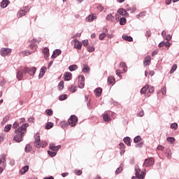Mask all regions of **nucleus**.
I'll use <instances>...</instances> for the list:
<instances>
[{"label": "nucleus", "instance_id": "50", "mask_svg": "<svg viewBox=\"0 0 179 179\" xmlns=\"http://www.w3.org/2000/svg\"><path fill=\"white\" fill-rule=\"evenodd\" d=\"M87 51L88 52H93V51H94V48L93 46H88Z\"/></svg>", "mask_w": 179, "mask_h": 179}, {"label": "nucleus", "instance_id": "30", "mask_svg": "<svg viewBox=\"0 0 179 179\" xmlns=\"http://www.w3.org/2000/svg\"><path fill=\"white\" fill-rule=\"evenodd\" d=\"M127 24V18L122 17L120 19V26H124Z\"/></svg>", "mask_w": 179, "mask_h": 179}, {"label": "nucleus", "instance_id": "1", "mask_svg": "<svg viewBox=\"0 0 179 179\" xmlns=\"http://www.w3.org/2000/svg\"><path fill=\"white\" fill-rule=\"evenodd\" d=\"M27 127H29V123L23 124L21 127H18L15 130V134H16L13 137V141L20 143L23 140V136H24V134L27 132Z\"/></svg>", "mask_w": 179, "mask_h": 179}, {"label": "nucleus", "instance_id": "49", "mask_svg": "<svg viewBox=\"0 0 179 179\" xmlns=\"http://www.w3.org/2000/svg\"><path fill=\"white\" fill-rule=\"evenodd\" d=\"M87 107L88 110H93V106H92V103H90V101L87 102Z\"/></svg>", "mask_w": 179, "mask_h": 179}, {"label": "nucleus", "instance_id": "45", "mask_svg": "<svg viewBox=\"0 0 179 179\" xmlns=\"http://www.w3.org/2000/svg\"><path fill=\"white\" fill-rule=\"evenodd\" d=\"M45 113L50 117H51V115H52V114H54V112H52V110H51V109H46Z\"/></svg>", "mask_w": 179, "mask_h": 179}, {"label": "nucleus", "instance_id": "21", "mask_svg": "<svg viewBox=\"0 0 179 179\" xmlns=\"http://www.w3.org/2000/svg\"><path fill=\"white\" fill-rule=\"evenodd\" d=\"M8 0H3L1 3V8H5L9 5Z\"/></svg>", "mask_w": 179, "mask_h": 179}, {"label": "nucleus", "instance_id": "60", "mask_svg": "<svg viewBox=\"0 0 179 179\" xmlns=\"http://www.w3.org/2000/svg\"><path fill=\"white\" fill-rule=\"evenodd\" d=\"M136 10V6H134L131 7V10L130 11V13H135V11Z\"/></svg>", "mask_w": 179, "mask_h": 179}, {"label": "nucleus", "instance_id": "64", "mask_svg": "<svg viewBox=\"0 0 179 179\" xmlns=\"http://www.w3.org/2000/svg\"><path fill=\"white\" fill-rule=\"evenodd\" d=\"M161 92H162V94L164 96L166 94V87L162 88Z\"/></svg>", "mask_w": 179, "mask_h": 179}, {"label": "nucleus", "instance_id": "37", "mask_svg": "<svg viewBox=\"0 0 179 179\" xmlns=\"http://www.w3.org/2000/svg\"><path fill=\"white\" fill-rule=\"evenodd\" d=\"M52 127H54V123L49 122L45 125V129H51V128H52Z\"/></svg>", "mask_w": 179, "mask_h": 179}, {"label": "nucleus", "instance_id": "52", "mask_svg": "<svg viewBox=\"0 0 179 179\" xmlns=\"http://www.w3.org/2000/svg\"><path fill=\"white\" fill-rule=\"evenodd\" d=\"M22 53L23 54V55H26V56L30 55V54H31V52L27 50H24Z\"/></svg>", "mask_w": 179, "mask_h": 179}, {"label": "nucleus", "instance_id": "8", "mask_svg": "<svg viewBox=\"0 0 179 179\" xmlns=\"http://www.w3.org/2000/svg\"><path fill=\"white\" fill-rule=\"evenodd\" d=\"M10 52H12V50L6 48H1L0 51L1 57H6L7 55H9Z\"/></svg>", "mask_w": 179, "mask_h": 179}, {"label": "nucleus", "instance_id": "20", "mask_svg": "<svg viewBox=\"0 0 179 179\" xmlns=\"http://www.w3.org/2000/svg\"><path fill=\"white\" fill-rule=\"evenodd\" d=\"M72 78V73L69 72H66L64 73V80H71Z\"/></svg>", "mask_w": 179, "mask_h": 179}, {"label": "nucleus", "instance_id": "26", "mask_svg": "<svg viewBox=\"0 0 179 179\" xmlns=\"http://www.w3.org/2000/svg\"><path fill=\"white\" fill-rule=\"evenodd\" d=\"M124 143L126 145H127V146H131V138L127 136V137H124V139H123Z\"/></svg>", "mask_w": 179, "mask_h": 179}, {"label": "nucleus", "instance_id": "12", "mask_svg": "<svg viewBox=\"0 0 179 179\" xmlns=\"http://www.w3.org/2000/svg\"><path fill=\"white\" fill-rule=\"evenodd\" d=\"M30 48L34 51L36 50V47H37V44H38V41L37 39H33L31 41Z\"/></svg>", "mask_w": 179, "mask_h": 179}, {"label": "nucleus", "instance_id": "24", "mask_svg": "<svg viewBox=\"0 0 179 179\" xmlns=\"http://www.w3.org/2000/svg\"><path fill=\"white\" fill-rule=\"evenodd\" d=\"M94 19H96L94 14H91L86 17V20L90 22H93Z\"/></svg>", "mask_w": 179, "mask_h": 179}, {"label": "nucleus", "instance_id": "5", "mask_svg": "<svg viewBox=\"0 0 179 179\" xmlns=\"http://www.w3.org/2000/svg\"><path fill=\"white\" fill-rule=\"evenodd\" d=\"M68 120L71 127H76V124H78V117L75 115H72Z\"/></svg>", "mask_w": 179, "mask_h": 179}, {"label": "nucleus", "instance_id": "22", "mask_svg": "<svg viewBox=\"0 0 179 179\" xmlns=\"http://www.w3.org/2000/svg\"><path fill=\"white\" fill-rule=\"evenodd\" d=\"M27 171H29V166L26 165L20 171V173L23 175L25 173H27Z\"/></svg>", "mask_w": 179, "mask_h": 179}, {"label": "nucleus", "instance_id": "31", "mask_svg": "<svg viewBox=\"0 0 179 179\" xmlns=\"http://www.w3.org/2000/svg\"><path fill=\"white\" fill-rule=\"evenodd\" d=\"M69 69L71 72H73V71H76V69H78V65L76 64H73V65H71L69 67Z\"/></svg>", "mask_w": 179, "mask_h": 179}, {"label": "nucleus", "instance_id": "13", "mask_svg": "<svg viewBox=\"0 0 179 179\" xmlns=\"http://www.w3.org/2000/svg\"><path fill=\"white\" fill-rule=\"evenodd\" d=\"M42 52L44 54L45 59H48V57H50V49H48V48H45L42 50Z\"/></svg>", "mask_w": 179, "mask_h": 179}, {"label": "nucleus", "instance_id": "27", "mask_svg": "<svg viewBox=\"0 0 179 179\" xmlns=\"http://www.w3.org/2000/svg\"><path fill=\"white\" fill-rule=\"evenodd\" d=\"M106 20L108 22H114V16L112 14H108L106 17Z\"/></svg>", "mask_w": 179, "mask_h": 179}, {"label": "nucleus", "instance_id": "43", "mask_svg": "<svg viewBox=\"0 0 179 179\" xmlns=\"http://www.w3.org/2000/svg\"><path fill=\"white\" fill-rule=\"evenodd\" d=\"M2 164L3 167H6V155H3Z\"/></svg>", "mask_w": 179, "mask_h": 179}, {"label": "nucleus", "instance_id": "18", "mask_svg": "<svg viewBox=\"0 0 179 179\" xmlns=\"http://www.w3.org/2000/svg\"><path fill=\"white\" fill-rule=\"evenodd\" d=\"M94 92L96 97H100L101 96V93L103 92V89L98 87L94 90Z\"/></svg>", "mask_w": 179, "mask_h": 179}, {"label": "nucleus", "instance_id": "17", "mask_svg": "<svg viewBox=\"0 0 179 179\" xmlns=\"http://www.w3.org/2000/svg\"><path fill=\"white\" fill-rule=\"evenodd\" d=\"M103 120L105 121V122H110L111 121V118L110 117V115L108 113H106L103 115Z\"/></svg>", "mask_w": 179, "mask_h": 179}, {"label": "nucleus", "instance_id": "34", "mask_svg": "<svg viewBox=\"0 0 179 179\" xmlns=\"http://www.w3.org/2000/svg\"><path fill=\"white\" fill-rule=\"evenodd\" d=\"M62 128H68L69 127V120L62 122Z\"/></svg>", "mask_w": 179, "mask_h": 179}, {"label": "nucleus", "instance_id": "25", "mask_svg": "<svg viewBox=\"0 0 179 179\" xmlns=\"http://www.w3.org/2000/svg\"><path fill=\"white\" fill-rule=\"evenodd\" d=\"M148 90H149V85H148L144 86L141 90L140 93H141V94H145Z\"/></svg>", "mask_w": 179, "mask_h": 179}, {"label": "nucleus", "instance_id": "63", "mask_svg": "<svg viewBox=\"0 0 179 179\" xmlns=\"http://www.w3.org/2000/svg\"><path fill=\"white\" fill-rule=\"evenodd\" d=\"M165 38L167 41H170L171 40V34L167 35L166 37H165Z\"/></svg>", "mask_w": 179, "mask_h": 179}, {"label": "nucleus", "instance_id": "59", "mask_svg": "<svg viewBox=\"0 0 179 179\" xmlns=\"http://www.w3.org/2000/svg\"><path fill=\"white\" fill-rule=\"evenodd\" d=\"M83 44L84 45V47H87L88 44H89V41L87 40H85L83 41Z\"/></svg>", "mask_w": 179, "mask_h": 179}, {"label": "nucleus", "instance_id": "32", "mask_svg": "<svg viewBox=\"0 0 179 179\" xmlns=\"http://www.w3.org/2000/svg\"><path fill=\"white\" fill-rule=\"evenodd\" d=\"M31 145L28 144L25 146L24 148V151L26 152V153H29L30 152H31Z\"/></svg>", "mask_w": 179, "mask_h": 179}, {"label": "nucleus", "instance_id": "40", "mask_svg": "<svg viewBox=\"0 0 179 179\" xmlns=\"http://www.w3.org/2000/svg\"><path fill=\"white\" fill-rule=\"evenodd\" d=\"M48 155H49V156H50V157H55V156H57V152L55 151H48Z\"/></svg>", "mask_w": 179, "mask_h": 179}, {"label": "nucleus", "instance_id": "54", "mask_svg": "<svg viewBox=\"0 0 179 179\" xmlns=\"http://www.w3.org/2000/svg\"><path fill=\"white\" fill-rule=\"evenodd\" d=\"M41 72H42V74L44 75V73H45V72H47V67L43 66V67L41 69Z\"/></svg>", "mask_w": 179, "mask_h": 179}, {"label": "nucleus", "instance_id": "11", "mask_svg": "<svg viewBox=\"0 0 179 179\" xmlns=\"http://www.w3.org/2000/svg\"><path fill=\"white\" fill-rule=\"evenodd\" d=\"M152 61V57L150 56H147L145 57L143 61L144 66H148V65H150V62Z\"/></svg>", "mask_w": 179, "mask_h": 179}, {"label": "nucleus", "instance_id": "36", "mask_svg": "<svg viewBox=\"0 0 179 179\" xmlns=\"http://www.w3.org/2000/svg\"><path fill=\"white\" fill-rule=\"evenodd\" d=\"M19 17H22V16H25V15L27 13V11L26 10H20L19 12Z\"/></svg>", "mask_w": 179, "mask_h": 179}, {"label": "nucleus", "instance_id": "14", "mask_svg": "<svg viewBox=\"0 0 179 179\" xmlns=\"http://www.w3.org/2000/svg\"><path fill=\"white\" fill-rule=\"evenodd\" d=\"M62 51L59 49H56L53 51L51 58H57L58 55H61Z\"/></svg>", "mask_w": 179, "mask_h": 179}, {"label": "nucleus", "instance_id": "48", "mask_svg": "<svg viewBox=\"0 0 179 179\" xmlns=\"http://www.w3.org/2000/svg\"><path fill=\"white\" fill-rule=\"evenodd\" d=\"M121 73H122V72H121V70L120 69L116 70V75L119 76L120 79H122V75H121Z\"/></svg>", "mask_w": 179, "mask_h": 179}, {"label": "nucleus", "instance_id": "38", "mask_svg": "<svg viewBox=\"0 0 179 179\" xmlns=\"http://www.w3.org/2000/svg\"><path fill=\"white\" fill-rule=\"evenodd\" d=\"M141 141H142L141 136H137L134 138V143H138V142H141Z\"/></svg>", "mask_w": 179, "mask_h": 179}, {"label": "nucleus", "instance_id": "7", "mask_svg": "<svg viewBox=\"0 0 179 179\" xmlns=\"http://www.w3.org/2000/svg\"><path fill=\"white\" fill-rule=\"evenodd\" d=\"M78 87L79 89L85 87V76L83 75L78 76Z\"/></svg>", "mask_w": 179, "mask_h": 179}, {"label": "nucleus", "instance_id": "57", "mask_svg": "<svg viewBox=\"0 0 179 179\" xmlns=\"http://www.w3.org/2000/svg\"><path fill=\"white\" fill-rule=\"evenodd\" d=\"M74 173H75V174H76V176H81L82 171L81 170H76Z\"/></svg>", "mask_w": 179, "mask_h": 179}, {"label": "nucleus", "instance_id": "33", "mask_svg": "<svg viewBox=\"0 0 179 179\" xmlns=\"http://www.w3.org/2000/svg\"><path fill=\"white\" fill-rule=\"evenodd\" d=\"M108 82L110 85H113V83H115V78L113 76H110L108 78Z\"/></svg>", "mask_w": 179, "mask_h": 179}, {"label": "nucleus", "instance_id": "44", "mask_svg": "<svg viewBox=\"0 0 179 179\" xmlns=\"http://www.w3.org/2000/svg\"><path fill=\"white\" fill-rule=\"evenodd\" d=\"M59 90H62L64 89V82L62 80L58 84Z\"/></svg>", "mask_w": 179, "mask_h": 179}, {"label": "nucleus", "instance_id": "15", "mask_svg": "<svg viewBox=\"0 0 179 179\" xmlns=\"http://www.w3.org/2000/svg\"><path fill=\"white\" fill-rule=\"evenodd\" d=\"M25 75L26 74H24L23 71H18L16 74L17 79H18V80H22Z\"/></svg>", "mask_w": 179, "mask_h": 179}, {"label": "nucleus", "instance_id": "16", "mask_svg": "<svg viewBox=\"0 0 179 179\" xmlns=\"http://www.w3.org/2000/svg\"><path fill=\"white\" fill-rule=\"evenodd\" d=\"M107 33H108V29H107V28H104L103 33L99 34V40H104V38L106 37V36H107Z\"/></svg>", "mask_w": 179, "mask_h": 179}, {"label": "nucleus", "instance_id": "28", "mask_svg": "<svg viewBox=\"0 0 179 179\" xmlns=\"http://www.w3.org/2000/svg\"><path fill=\"white\" fill-rule=\"evenodd\" d=\"M122 170H124V164H121L120 167L116 169L115 174H120Z\"/></svg>", "mask_w": 179, "mask_h": 179}, {"label": "nucleus", "instance_id": "2", "mask_svg": "<svg viewBox=\"0 0 179 179\" xmlns=\"http://www.w3.org/2000/svg\"><path fill=\"white\" fill-rule=\"evenodd\" d=\"M141 173V174H140ZM145 172L143 171L141 172V169L139 168L138 165L135 166V176L136 178L138 179H143L145 178Z\"/></svg>", "mask_w": 179, "mask_h": 179}, {"label": "nucleus", "instance_id": "19", "mask_svg": "<svg viewBox=\"0 0 179 179\" xmlns=\"http://www.w3.org/2000/svg\"><path fill=\"white\" fill-rule=\"evenodd\" d=\"M123 40H124V41H133L134 38H132V36H128V35H123L122 36Z\"/></svg>", "mask_w": 179, "mask_h": 179}, {"label": "nucleus", "instance_id": "53", "mask_svg": "<svg viewBox=\"0 0 179 179\" xmlns=\"http://www.w3.org/2000/svg\"><path fill=\"white\" fill-rule=\"evenodd\" d=\"M155 92V87L153 86H150L148 88V93H153Z\"/></svg>", "mask_w": 179, "mask_h": 179}, {"label": "nucleus", "instance_id": "10", "mask_svg": "<svg viewBox=\"0 0 179 179\" xmlns=\"http://www.w3.org/2000/svg\"><path fill=\"white\" fill-rule=\"evenodd\" d=\"M74 43V48H76V50H82V42H80L78 39H75Z\"/></svg>", "mask_w": 179, "mask_h": 179}, {"label": "nucleus", "instance_id": "51", "mask_svg": "<svg viewBox=\"0 0 179 179\" xmlns=\"http://www.w3.org/2000/svg\"><path fill=\"white\" fill-rule=\"evenodd\" d=\"M97 9L100 10V12H103L104 10V6H101V4L98 5Z\"/></svg>", "mask_w": 179, "mask_h": 179}, {"label": "nucleus", "instance_id": "3", "mask_svg": "<svg viewBox=\"0 0 179 179\" xmlns=\"http://www.w3.org/2000/svg\"><path fill=\"white\" fill-rule=\"evenodd\" d=\"M36 71H37L36 67H24L23 72L24 75L28 73V75H30V76H34Z\"/></svg>", "mask_w": 179, "mask_h": 179}, {"label": "nucleus", "instance_id": "42", "mask_svg": "<svg viewBox=\"0 0 179 179\" xmlns=\"http://www.w3.org/2000/svg\"><path fill=\"white\" fill-rule=\"evenodd\" d=\"M166 141L169 142V143H174V142H176V138H174V137H168Z\"/></svg>", "mask_w": 179, "mask_h": 179}, {"label": "nucleus", "instance_id": "56", "mask_svg": "<svg viewBox=\"0 0 179 179\" xmlns=\"http://www.w3.org/2000/svg\"><path fill=\"white\" fill-rule=\"evenodd\" d=\"M165 44H166V42H164V41H162V42H160V43H159L158 47H159V48H162V47H164Z\"/></svg>", "mask_w": 179, "mask_h": 179}, {"label": "nucleus", "instance_id": "61", "mask_svg": "<svg viewBox=\"0 0 179 179\" xmlns=\"http://www.w3.org/2000/svg\"><path fill=\"white\" fill-rule=\"evenodd\" d=\"M8 121H9V116L6 115L3 117V122H8Z\"/></svg>", "mask_w": 179, "mask_h": 179}, {"label": "nucleus", "instance_id": "29", "mask_svg": "<svg viewBox=\"0 0 179 179\" xmlns=\"http://www.w3.org/2000/svg\"><path fill=\"white\" fill-rule=\"evenodd\" d=\"M60 148H61V145H59L55 147H50V150H52V152H55L57 153V152L59 150Z\"/></svg>", "mask_w": 179, "mask_h": 179}, {"label": "nucleus", "instance_id": "6", "mask_svg": "<svg viewBox=\"0 0 179 179\" xmlns=\"http://www.w3.org/2000/svg\"><path fill=\"white\" fill-rule=\"evenodd\" d=\"M34 146L35 148H37V149H40V148H41V141L40 140V134L38 133H37L35 136Z\"/></svg>", "mask_w": 179, "mask_h": 179}, {"label": "nucleus", "instance_id": "55", "mask_svg": "<svg viewBox=\"0 0 179 179\" xmlns=\"http://www.w3.org/2000/svg\"><path fill=\"white\" fill-rule=\"evenodd\" d=\"M17 127H19V123H17V122H15L14 124H13V129H17Z\"/></svg>", "mask_w": 179, "mask_h": 179}, {"label": "nucleus", "instance_id": "9", "mask_svg": "<svg viewBox=\"0 0 179 179\" xmlns=\"http://www.w3.org/2000/svg\"><path fill=\"white\" fill-rule=\"evenodd\" d=\"M117 13L122 15V16H125L126 17H128V16H129V13H128V12H127V10L124 8H119L117 10Z\"/></svg>", "mask_w": 179, "mask_h": 179}, {"label": "nucleus", "instance_id": "47", "mask_svg": "<svg viewBox=\"0 0 179 179\" xmlns=\"http://www.w3.org/2000/svg\"><path fill=\"white\" fill-rule=\"evenodd\" d=\"M171 128L172 129H177L178 128V124L177 123H176V122L175 123H172L171 124Z\"/></svg>", "mask_w": 179, "mask_h": 179}, {"label": "nucleus", "instance_id": "39", "mask_svg": "<svg viewBox=\"0 0 179 179\" xmlns=\"http://www.w3.org/2000/svg\"><path fill=\"white\" fill-rule=\"evenodd\" d=\"M177 71V64H175L172 66L171 70H170V73H174Z\"/></svg>", "mask_w": 179, "mask_h": 179}, {"label": "nucleus", "instance_id": "46", "mask_svg": "<svg viewBox=\"0 0 179 179\" xmlns=\"http://www.w3.org/2000/svg\"><path fill=\"white\" fill-rule=\"evenodd\" d=\"M168 159H171V150L167 149L166 152Z\"/></svg>", "mask_w": 179, "mask_h": 179}, {"label": "nucleus", "instance_id": "62", "mask_svg": "<svg viewBox=\"0 0 179 179\" xmlns=\"http://www.w3.org/2000/svg\"><path fill=\"white\" fill-rule=\"evenodd\" d=\"M143 146V142L138 143L136 145V148H142Z\"/></svg>", "mask_w": 179, "mask_h": 179}, {"label": "nucleus", "instance_id": "41", "mask_svg": "<svg viewBox=\"0 0 179 179\" xmlns=\"http://www.w3.org/2000/svg\"><path fill=\"white\" fill-rule=\"evenodd\" d=\"M12 128V124H7L4 127L5 132H9Z\"/></svg>", "mask_w": 179, "mask_h": 179}, {"label": "nucleus", "instance_id": "23", "mask_svg": "<svg viewBox=\"0 0 179 179\" xmlns=\"http://www.w3.org/2000/svg\"><path fill=\"white\" fill-rule=\"evenodd\" d=\"M90 67H89V66L85 64L82 69V72H83V73H88V72H90Z\"/></svg>", "mask_w": 179, "mask_h": 179}, {"label": "nucleus", "instance_id": "35", "mask_svg": "<svg viewBox=\"0 0 179 179\" xmlns=\"http://www.w3.org/2000/svg\"><path fill=\"white\" fill-rule=\"evenodd\" d=\"M68 99V95L67 94H62V95H60L59 96V100L60 101H64V100H66Z\"/></svg>", "mask_w": 179, "mask_h": 179}, {"label": "nucleus", "instance_id": "58", "mask_svg": "<svg viewBox=\"0 0 179 179\" xmlns=\"http://www.w3.org/2000/svg\"><path fill=\"white\" fill-rule=\"evenodd\" d=\"M41 148H45V146L48 145V143L46 141H42L41 142Z\"/></svg>", "mask_w": 179, "mask_h": 179}, {"label": "nucleus", "instance_id": "4", "mask_svg": "<svg viewBox=\"0 0 179 179\" xmlns=\"http://www.w3.org/2000/svg\"><path fill=\"white\" fill-rule=\"evenodd\" d=\"M155 164V159L153 157L147 158L145 159L143 165L145 167H152Z\"/></svg>", "mask_w": 179, "mask_h": 179}]
</instances>
